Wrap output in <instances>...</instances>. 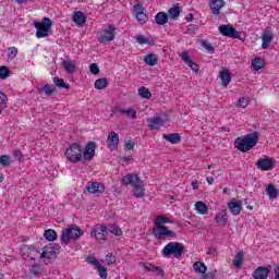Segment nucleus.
<instances>
[{
  "instance_id": "f257e3e1",
  "label": "nucleus",
  "mask_w": 279,
  "mask_h": 279,
  "mask_svg": "<svg viewBox=\"0 0 279 279\" xmlns=\"http://www.w3.org/2000/svg\"><path fill=\"white\" fill-rule=\"evenodd\" d=\"M165 223H174V221L169 219L166 216H158L156 218V221H155L156 229H154V231H153L155 239H157L158 241H160V239H162V236H166L167 239H175V236H178V234L175 232L169 230V228L167 226H165Z\"/></svg>"
},
{
  "instance_id": "f03ea898",
  "label": "nucleus",
  "mask_w": 279,
  "mask_h": 279,
  "mask_svg": "<svg viewBox=\"0 0 279 279\" xmlns=\"http://www.w3.org/2000/svg\"><path fill=\"white\" fill-rule=\"evenodd\" d=\"M259 136L260 134L258 132H253L245 136L238 137L233 143L234 148L238 149V151H242V154H245L246 151L254 149V147L258 145Z\"/></svg>"
},
{
  "instance_id": "7ed1b4c3",
  "label": "nucleus",
  "mask_w": 279,
  "mask_h": 279,
  "mask_svg": "<svg viewBox=\"0 0 279 279\" xmlns=\"http://www.w3.org/2000/svg\"><path fill=\"white\" fill-rule=\"evenodd\" d=\"M84 234V231L77 225H71L69 228L63 229L61 233V245H69L71 240H77Z\"/></svg>"
},
{
  "instance_id": "20e7f679",
  "label": "nucleus",
  "mask_w": 279,
  "mask_h": 279,
  "mask_svg": "<svg viewBox=\"0 0 279 279\" xmlns=\"http://www.w3.org/2000/svg\"><path fill=\"white\" fill-rule=\"evenodd\" d=\"M161 254L166 258H169V256L182 258V254H184V245L180 242H170L162 248Z\"/></svg>"
},
{
  "instance_id": "39448f33",
  "label": "nucleus",
  "mask_w": 279,
  "mask_h": 279,
  "mask_svg": "<svg viewBox=\"0 0 279 279\" xmlns=\"http://www.w3.org/2000/svg\"><path fill=\"white\" fill-rule=\"evenodd\" d=\"M51 25H53V23L49 17H44L41 23L35 21L34 26L37 28L35 36L37 38H47L49 32H51Z\"/></svg>"
},
{
  "instance_id": "423d86ee",
  "label": "nucleus",
  "mask_w": 279,
  "mask_h": 279,
  "mask_svg": "<svg viewBox=\"0 0 279 279\" xmlns=\"http://www.w3.org/2000/svg\"><path fill=\"white\" fill-rule=\"evenodd\" d=\"M90 238L98 243H104L108 241V226L105 225H95L90 231Z\"/></svg>"
},
{
  "instance_id": "0eeeda50",
  "label": "nucleus",
  "mask_w": 279,
  "mask_h": 279,
  "mask_svg": "<svg viewBox=\"0 0 279 279\" xmlns=\"http://www.w3.org/2000/svg\"><path fill=\"white\" fill-rule=\"evenodd\" d=\"M65 158L73 163L80 162V160H82V146L77 143H73L65 149Z\"/></svg>"
},
{
  "instance_id": "6e6552de",
  "label": "nucleus",
  "mask_w": 279,
  "mask_h": 279,
  "mask_svg": "<svg viewBox=\"0 0 279 279\" xmlns=\"http://www.w3.org/2000/svg\"><path fill=\"white\" fill-rule=\"evenodd\" d=\"M117 37V28L114 25L109 24L107 28H105L102 32H100V35L98 37V43L101 45L106 43H112L114 38Z\"/></svg>"
},
{
  "instance_id": "1a4fd4ad",
  "label": "nucleus",
  "mask_w": 279,
  "mask_h": 279,
  "mask_svg": "<svg viewBox=\"0 0 279 279\" xmlns=\"http://www.w3.org/2000/svg\"><path fill=\"white\" fill-rule=\"evenodd\" d=\"M58 254H60L59 244L50 243L43 248V252H41L39 258H47V260H51V259L56 258L58 256Z\"/></svg>"
},
{
  "instance_id": "9d476101",
  "label": "nucleus",
  "mask_w": 279,
  "mask_h": 279,
  "mask_svg": "<svg viewBox=\"0 0 279 279\" xmlns=\"http://www.w3.org/2000/svg\"><path fill=\"white\" fill-rule=\"evenodd\" d=\"M20 253L24 260H27V258H36L40 256V251H38L35 245L22 244L20 247Z\"/></svg>"
},
{
  "instance_id": "9b49d317",
  "label": "nucleus",
  "mask_w": 279,
  "mask_h": 279,
  "mask_svg": "<svg viewBox=\"0 0 279 279\" xmlns=\"http://www.w3.org/2000/svg\"><path fill=\"white\" fill-rule=\"evenodd\" d=\"M218 29L222 36L241 39L239 31L231 25H220Z\"/></svg>"
},
{
  "instance_id": "f8f14e48",
  "label": "nucleus",
  "mask_w": 279,
  "mask_h": 279,
  "mask_svg": "<svg viewBox=\"0 0 279 279\" xmlns=\"http://www.w3.org/2000/svg\"><path fill=\"white\" fill-rule=\"evenodd\" d=\"M135 19L141 23V25H145L147 23V13H145V8L142 3H137L134 5Z\"/></svg>"
},
{
  "instance_id": "ddd939ff",
  "label": "nucleus",
  "mask_w": 279,
  "mask_h": 279,
  "mask_svg": "<svg viewBox=\"0 0 279 279\" xmlns=\"http://www.w3.org/2000/svg\"><path fill=\"white\" fill-rule=\"evenodd\" d=\"M269 274H271V266H259L253 272L254 279H267L269 278Z\"/></svg>"
},
{
  "instance_id": "4468645a",
  "label": "nucleus",
  "mask_w": 279,
  "mask_h": 279,
  "mask_svg": "<svg viewBox=\"0 0 279 279\" xmlns=\"http://www.w3.org/2000/svg\"><path fill=\"white\" fill-rule=\"evenodd\" d=\"M86 190L93 195H101L106 191V186L100 182H89L87 183Z\"/></svg>"
},
{
  "instance_id": "2eb2a0df",
  "label": "nucleus",
  "mask_w": 279,
  "mask_h": 279,
  "mask_svg": "<svg viewBox=\"0 0 279 279\" xmlns=\"http://www.w3.org/2000/svg\"><path fill=\"white\" fill-rule=\"evenodd\" d=\"M95 149H97V143L88 142L83 153L84 160H93L95 158Z\"/></svg>"
},
{
  "instance_id": "dca6fc26",
  "label": "nucleus",
  "mask_w": 279,
  "mask_h": 279,
  "mask_svg": "<svg viewBox=\"0 0 279 279\" xmlns=\"http://www.w3.org/2000/svg\"><path fill=\"white\" fill-rule=\"evenodd\" d=\"M256 167L260 171H271L274 169V160L269 159V157L258 159Z\"/></svg>"
},
{
  "instance_id": "f3484780",
  "label": "nucleus",
  "mask_w": 279,
  "mask_h": 279,
  "mask_svg": "<svg viewBox=\"0 0 279 279\" xmlns=\"http://www.w3.org/2000/svg\"><path fill=\"white\" fill-rule=\"evenodd\" d=\"M29 263L32 265L29 269V276L31 278H37V276H40L43 271V265L41 264H36V258L32 257L29 259Z\"/></svg>"
},
{
  "instance_id": "a211bd4d",
  "label": "nucleus",
  "mask_w": 279,
  "mask_h": 279,
  "mask_svg": "<svg viewBox=\"0 0 279 279\" xmlns=\"http://www.w3.org/2000/svg\"><path fill=\"white\" fill-rule=\"evenodd\" d=\"M141 182V179L138 177V174L136 173H129V174H125L123 178H122V181L121 183L124 185V186H130V184H132V186H134V184Z\"/></svg>"
},
{
  "instance_id": "6ab92c4d",
  "label": "nucleus",
  "mask_w": 279,
  "mask_h": 279,
  "mask_svg": "<svg viewBox=\"0 0 279 279\" xmlns=\"http://www.w3.org/2000/svg\"><path fill=\"white\" fill-rule=\"evenodd\" d=\"M107 145L111 149V151H114L117 147H119V134L116 132L109 133L107 137Z\"/></svg>"
},
{
  "instance_id": "aec40b11",
  "label": "nucleus",
  "mask_w": 279,
  "mask_h": 279,
  "mask_svg": "<svg viewBox=\"0 0 279 279\" xmlns=\"http://www.w3.org/2000/svg\"><path fill=\"white\" fill-rule=\"evenodd\" d=\"M147 121L150 130H160L165 125V120L160 117L148 118Z\"/></svg>"
},
{
  "instance_id": "412c9836",
  "label": "nucleus",
  "mask_w": 279,
  "mask_h": 279,
  "mask_svg": "<svg viewBox=\"0 0 279 279\" xmlns=\"http://www.w3.org/2000/svg\"><path fill=\"white\" fill-rule=\"evenodd\" d=\"M181 60H183V62L187 64V66H190V69H192L194 73H197V71H199V65H197V63L191 60V56L189 54V52L186 51L182 52Z\"/></svg>"
},
{
  "instance_id": "4be33fe9",
  "label": "nucleus",
  "mask_w": 279,
  "mask_h": 279,
  "mask_svg": "<svg viewBox=\"0 0 279 279\" xmlns=\"http://www.w3.org/2000/svg\"><path fill=\"white\" fill-rule=\"evenodd\" d=\"M134 197H145V182L140 180V182L133 184Z\"/></svg>"
},
{
  "instance_id": "5701e85b",
  "label": "nucleus",
  "mask_w": 279,
  "mask_h": 279,
  "mask_svg": "<svg viewBox=\"0 0 279 279\" xmlns=\"http://www.w3.org/2000/svg\"><path fill=\"white\" fill-rule=\"evenodd\" d=\"M220 80L222 82V86H228V84H230V82H232V74H230V70H228V68L221 69Z\"/></svg>"
},
{
  "instance_id": "b1692460",
  "label": "nucleus",
  "mask_w": 279,
  "mask_h": 279,
  "mask_svg": "<svg viewBox=\"0 0 279 279\" xmlns=\"http://www.w3.org/2000/svg\"><path fill=\"white\" fill-rule=\"evenodd\" d=\"M223 5H226V1L223 0H211L209 2V8L215 15L219 14V11L221 10V8H223Z\"/></svg>"
},
{
  "instance_id": "393cba45",
  "label": "nucleus",
  "mask_w": 279,
  "mask_h": 279,
  "mask_svg": "<svg viewBox=\"0 0 279 279\" xmlns=\"http://www.w3.org/2000/svg\"><path fill=\"white\" fill-rule=\"evenodd\" d=\"M228 208L232 215H241V201H231L228 203Z\"/></svg>"
},
{
  "instance_id": "a878e982",
  "label": "nucleus",
  "mask_w": 279,
  "mask_h": 279,
  "mask_svg": "<svg viewBox=\"0 0 279 279\" xmlns=\"http://www.w3.org/2000/svg\"><path fill=\"white\" fill-rule=\"evenodd\" d=\"M162 138L171 143V145H178L182 141V136L179 133L163 134Z\"/></svg>"
},
{
  "instance_id": "bb28decb",
  "label": "nucleus",
  "mask_w": 279,
  "mask_h": 279,
  "mask_svg": "<svg viewBox=\"0 0 279 279\" xmlns=\"http://www.w3.org/2000/svg\"><path fill=\"white\" fill-rule=\"evenodd\" d=\"M243 263H245V253H243V251H240L234 256L233 265L236 269H241L243 267Z\"/></svg>"
},
{
  "instance_id": "cd10ccee",
  "label": "nucleus",
  "mask_w": 279,
  "mask_h": 279,
  "mask_svg": "<svg viewBox=\"0 0 279 279\" xmlns=\"http://www.w3.org/2000/svg\"><path fill=\"white\" fill-rule=\"evenodd\" d=\"M181 12H182V9L178 3L168 10V17L171 19L172 21H175L178 16H180Z\"/></svg>"
},
{
  "instance_id": "c85d7f7f",
  "label": "nucleus",
  "mask_w": 279,
  "mask_h": 279,
  "mask_svg": "<svg viewBox=\"0 0 279 279\" xmlns=\"http://www.w3.org/2000/svg\"><path fill=\"white\" fill-rule=\"evenodd\" d=\"M274 36L269 32H264L262 35V49H267L271 45Z\"/></svg>"
},
{
  "instance_id": "c756f323",
  "label": "nucleus",
  "mask_w": 279,
  "mask_h": 279,
  "mask_svg": "<svg viewBox=\"0 0 279 279\" xmlns=\"http://www.w3.org/2000/svg\"><path fill=\"white\" fill-rule=\"evenodd\" d=\"M168 22L169 15L166 12H158L155 15V23H157V25H167Z\"/></svg>"
},
{
  "instance_id": "7c9ffc66",
  "label": "nucleus",
  "mask_w": 279,
  "mask_h": 279,
  "mask_svg": "<svg viewBox=\"0 0 279 279\" xmlns=\"http://www.w3.org/2000/svg\"><path fill=\"white\" fill-rule=\"evenodd\" d=\"M73 21L76 25H85V23L87 21L86 14H84V12H82V11L75 12L73 15Z\"/></svg>"
},
{
  "instance_id": "2f4dec72",
  "label": "nucleus",
  "mask_w": 279,
  "mask_h": 279,
  "mask_svg": "<svg viewBox=\"0 0 279 279\" xmlns=\"http://www.w3.org/2000/svg\"><path fill=\"white\" fill-rule=\"evenodd\" d=\"M144 62H145V64H147L148 66H156V64H158V56H156V53H148V54L144 58Z\"/></svg>"
},
{
  "instance_id": "473e14b6",
  "label": "nucleus",
  "mask_w": 279,
  "mask_h": 279,
  "mask_svg": "<svg viewBox=\"0 0 279 279\" xmlns=\"http://www.w3.org/2000/svg\"><path fill=\"white\" fill-rule=\"evenodd\" d=\"M63 68L66 71V73H70L71 75H73V73L77 71V65H75V63L71 60H64Z\"/></svg>"
},
{
  "instance_id": "72a5a7b5",
  "label": "nucleus",
  "mask_w": 279,
  "mask_h": 279,
  "mask_svg": "<svg viewBox=\"0 0 279 279\" xmlns=\"http://www.w3.org/2000/svg\"><path fill=\"white\" fill-rule=\"evenodd\" d=\"M195 210H197L198 215H208V205L202 201H198L195 203Z\"/></svg>"
},
{
  "instance_id": "f704fd0d",
  "label": "nucleus",
  "mask_w": 279,
  "mask_h": 279,
  "mask_svg": "<svg viewBox=\"0 0 279 279\" xmlns=\"http://www.w3.org/2000/svg\"><path fill=\"white\" fill-rule=\"evenodd\" d=\"M44 239H46V241L53 242L58 239V233L53 229H47L44 232Z\"/></svg>"
},
{
  "instance_id": "c9c22d12",
  "label": "nucleus",
  "mask_w": 279,
  "mask_h": 279,
  "mask_svg": "<svg viewBox=\"0 0 279 279\" xmlns=\"http://www.w3.org/2000/svg\"><path fill=\"white\" fill-rule=\"evenodd\" d=\"M226 217H228V214H226V211L218 213L216 215V222L219 223L222 228L228 225V218Z\"/></svg>"
},
{
  "instance_id": "e433bc0d",
  "label": "nucleus",
  "mask_w": 279,
  "mask_h": 279,
  "mask_svg": "<svg viewBox=\"0 0 279 279\" xmlns=\"http://www.w3.org/2000/svg\"><path fill=\"white\" fill-rule=\"evenodd\" d=\"M193 268L196 274H205L206 271H208V267H206V264H204V262L194 263Z\"/></svg>"
},
{
  "instance_id": "4c0bfd02",
  "label": "nucleus",
  "mask_w": 279,
  "mask_h": 279,
  "mask_svg": "<svg viewBox=\"0 0 279 279\" xmlns=\"http://www.w3.org/2000/svg\"><path fill=\"white\" fill-rule=\"evenodd\" d=\"M116 112H120V114H125L129 119H136V110L130 109H117Z\"/></svg>"
},
{
  "instance_id": "58836bf2",
  "label": "nucleus",
  "mask_w": 279,
  "mask_h": 279,
  "mask_svg": "<svg viewBox=\"0 0 279 279\" xmlns=\"http://www.w3.org/2000/svg\"><path fill=\"white\" fill-rule=\"evenodd\" d=\"M107 232H110L114 236H121V234H123V231L117 225H109V226H107Z\"/></svg>"
},
{
  "instance_id": "ea45409f",
  "label": "nucleus",
  "mask_w": 279,
  "mask_h": 279,
  "mask_svg": "<svg viewBox=\"0 0 279 279\" xmlns=\"http://www.w3.org/2000/svg\"><path fill=\"white\" fill-rule=\"evenodd\" d=\"M108 87V78H98L95 82L96 90H104V88Z\"/></svg>"
},
{
  "instance_id": "a19ab883",
  "label": "nucleus",
  "mask_w": 279,
  "mask_h": 279,
  "mask_svg": "<svg viewBox=\"0 0 279 279\" xmlns=\"http://www.w3.org/2000/svg\"><path fill=\"white\" fill-rule=\"evenodd\" d=\"M252 66H253L254 71H260V69H263L265 66V63L263 62V58L256 57L252 61Z\"/></svg>"
},
{
  "instance_id": "79ce46f5",
  "label": "nucleus",
  "mask_w": 279,
  "mask_h": 279,
  "mask_svg": "<svg viewBox=\"0 0 279 279\" xmlns=\"http://www.w3.org/2000/svg\"><path fill=\"white\" fill-rule=\"evenodd\" d=\"M144 269H146V271H153V274H156L157 276H162V274H165V270L158 266L144 265Z\"/></svg>"
},
{
  "instance_id": "37998d69",
  "label": "nucleus",
  "mask_w": 279,
  "mask_h": 279,
  "mask_svg": "<svg viewBox=\"0 0 279 279\" xmlns=\"http://www.w3.org/2000/svg\"><path fill=\"white\" fill-rule=\"evenodd\" d=\"M138 95L143 99H151V92H149V88L145 86L138 88Z\"/></svg>"
},
{
  "instance_id": "c03bdc74",
  "label": "nucleus",
  "mask_w": 279,
  "mask_h": 279,
  "mask_svg": "<svg viewBox=\"0 0 279 279\" xmlns=\"http://www.w3.org/2000/svg\"><path fill=\"white\" fill-rule=\"evenodd\" d=\"M53 84L58 86V88H65V90H69V88H71V85L64 83V80L54 76L53 77Z\"/></svg>"
},
{
  "instance_id": "a18cd8bd",
  "label": "nucleus",
  "mask_w": 279,
  "mask_h": 279,
  "mask_svg": "<svg viewBox=\"0 0 279 279\" xmlns=\"http://www.w3.org/2000/svg\"><path fill=\"white\" fill-rule=\"evenodd\" d=\"M266 193L270 199H276V197H278V189L271 184L267 186Z\"/></svg>"
},
{
  "instance_id": "49530a36",
  "label": "nucleus",
  "mask_w": 279,
  "mask_h": 279,
  "mask_svg": "<svg viewBox=\"0 0 279 279\" xmlns=\"http://www.w3.org/2000/svg\"><path fill=\"white\" fill-rule=\"evenodd\" d=\"M41 92L45 93V95H47V97H51V95H53V93H56V85L46 84L41 87Z\"/></svg>"
},
{
  "instance_id": "de8ad7c7",
  "label": "nucleus",
  "mask_w": 279,
  "mask_h": 279,
  "mask_svg": "<svg viewBox=\"0 0 279 279\" xmlns=\"http://www.w3.org/2000/svg\"><path fill=\"white\" fill-rule=\"evenodd\" d=\"M199 43H201V47H204L206 51H208L209 53H215V47H213L210 43H208L205 39H201Z\"/></svg>"
},
{
  "instance_id": "09e8293b",
  "label": "nucleus",
  "mask_w": 279,
  "mask_h": 279,
  "mask_svg": "<svg viewBox=\"0 0 279 279\" xmlns=\"http://www.w3.org/2000/svg\"><path fill=\"white\" fill-rule=\"evenodd\" d=\"M96 268L98 269V274H99V277L102 278V279H106L108 278V268H106L104 265H98L96 266Z\"/></svg>"
},
{
  "instance_id": "8fccbe9b",
  "label": "nucleus",
  "mask_w": 279,
  "mask_h": 279,
  "mask_svg": "<svg viewBox=\"0 0 279 279\" xmlns=\"http://www.w3.org/2000/svg\"><path fill=\"white\" fill-rule=\"evenodd\" d=\"M0 165L1 167H8L9 165H12V160L10 159V156L8 155L0 156Z\"/></svg>"
},
{
  "instance_id": "3c124183",
  "label": "nucleus",
  "mask_w": 279,
  "mask_h": 279,
  "mask_svg": "<svg viewBox=\"0 0 279 279\" xmlns=\"http://www.w3.org/2000/svg\"><path fill=\"white\" fill-rule=\"evenodd\" d=\"M138 45H154V40H149V38H146L143 35L137 36L136 38Z\"/></svg>"
},
{
  "instance_id": "603ef678",
  "label": "nucleus",
  "mask_w": 279,
  "mask_h": 279,
  "mask_svg": "<svg viewBox=\"0 0 279 279\" xmlns=\"http://www.w3.org/2000/svg\"><path fill=\"white\" fill-rule=\"evenodd\" d=\"M17 54H19V49L16 47H10L8 49V56L11 60H14V58H16Z\"/></svg>"
},
{
  "instance_id": "864d4df0",
  "label": "nucleus",
  "mask_w": 279,
  "mask_h": 279,
  "mask_svg": "<svg viewBox=\"0 0 279 279\" xmlns=\"http://www.w3.org/2000/svg\"><path fill=\"white\" fill-rule=\"evenodd\" d=\"M0 106L1 108H8V96L0 92Z\"/></svg>"
},
{
  "instance_id": "5fc2aeb1",
  "label": "nucleus",
  "mask_w": 279,
  "mask_h": 279,
  "mask_svg": "<svg viewBox=\"0 0 279 279\" xmlns=\"http://www.w3.org/2000/svg\"><path fill=\"white\" fill-rule=\"evenodd\" d=\"M10 75V70H8V66H0V80H5Z\"/></svg>"
},
{
  "instance_id": "6e6d98bb",
  "label": "nucleus",
  "mask_w": 279,
  "mask_h": 279,
  "mask_svg": "<svg viewBox=\"0 0 279 279\" xmlns=\"http://www.w3.org/2000/svg\"><path fill=\"white\" fill-rule=\"evenodd\" d=\"M87 262L89 263V265H94V267H98L101 265V263H99V259L95 256H88Z\"/></svg>"
},
{
  "instance_id": "4d7b16f0",
  "label": "nucleus",
  "mask_w": 279,
  "mask_h": 279,
  "mask_svg": "<svg viewBox=\"0 0 279 279\" xmlns=\"http://www.w3.org/2000/svg\"><path fill=\"white\" fill-rule=\"evenodd\" d=\"M13 156L14 158H17L19 162H23V160H25V157L23 156V153L21 151V149L14 150Z\"/></svg>"
},
{
  "instance_id": "13d9d810",
  "label": "nucleus",
  "mask_w": 279,
  "mask_h": 279,
  "mask_svg": "<svg viewBox=\"0 0 279 279\" xmlns=\"http://www.w3.org/2000/svg\"><path fill=\"white\" fill-rule=\"evenodd\" d=\"M238 108H247V98L241 97L236 104Z\"/></svg>"
},
{
  "instance_id": "bf43d9fd",
  "label": "nucleus",
  "mask_w": 279,
  "mask_h": 279,
  "mask_svg": "<svg viewBox=\"0 0 279 279\" xmlns=\"http://www.w3.org/2000/svg\"><path fill=\"white\" fill-rule=\"evenodd\" d=\"M89 71L90 73H93V75H99V66L97 65V63H92L89 65Z\"/></svg>"
},
{
  "instance_id": "052dcab7",
  "label": "nucleus",
  "mask_w": 279,
  "mask_h": 279,
  "mask_svg": "<svg viewBox=\"0 0 279 279\" xmlns=\"http://www.w3.org/2000/svg\"><path fill=\"white\" fill-rule=\"evenodd\" d=\"M216 276H217V270H213L209 272H205L203 276V279H215Z\"/></svg>"
},
{
  "instance_id": "680f3d73",
  "label": "nucleus",
  "mask_w": 279,
  "mask_h": 279,
  "mask_svg": "<svg viewBox=\"0 0 279 279\" xmlns=\"http://www.w3.org/2000/svg\"><path fill=\"white\" fill-rule=\"evenodd\" d=\"M107 260H108L109 265H114L117 263V257L114 255H112V253H109L107 255Z\"/></svg>"
},
{
  "instance_id": "e2e57ef3",
  "label": "nucleus",
  "mask_w": 279,
  "mask_h": 279,
  "mask_svg": "<svg viewBox=\"0 0 279 279\" xmlns=\"http://www.w3.org/2000/svg\"><path fill=\"white\" fill-rule=\"evenodd\" d=\"M124 147L128 151H131V149H134V142H131V141L126 142Z\"/></svg>"
},
{
  "instance_id": "0e129e2a",
  "label": "nucleus",
  "mask_w": 279,
  "mask_h": 279,
  "mask_svg": "<svg viewBox=\"0 0 279 279\" xmlns=\"http://www.w3.org/2000/svg\"><path fill=\"white\" fill-rule=\"evenodd\" d=\"M274 272H275V278L274 279H279V265L275 266Z\"/></svg>"
},
{
  "instance_id": "69168bd1",
  "label": "nucleus",
  "mask_w": 279,
  "mask_h": 279,
  "mask_svg": "<svg viewBox=\"0 0 279 279\" xmlns=\"http://www.w3.org/2000/svg\"><path fill=\"white\" fill-rule=\"evenodd\" d=\"M191 186L194 191H197V189H199V183L197 181H192Z\"/></svg>"
},
{
  "instance_id": "338daca9",
  "label": "nucleus",
  "mask_w": 279,
  "mask_h": 279,
  "mask_svg": "<svg viewBox=\"0 0 279 279\" xmlns=\"http://www.w3.org/2000/svg\"><path fill=\"white\" fill-rule=\"evenodd\" d=\"M207 254L209 255V256H213V255H215V254H217V250L216 248H208L207 250Z\"/></svg>"
},
{
  "instance_id": "774afa93",
  "label": "nucleus",
  "mask_w": 279,
  "mask_h": 279,
  "mask_svg": "<svg viewBox=\"0 0 279 279\" xmlns=\"http://www.w3.org/2000/svg\"><path fill=\"white\" fill-rule=\"evenodd\" d=\"M206 180H207V183H208V184H215V178H213V177H207Z\"/></svg>"
}]
</instances>
